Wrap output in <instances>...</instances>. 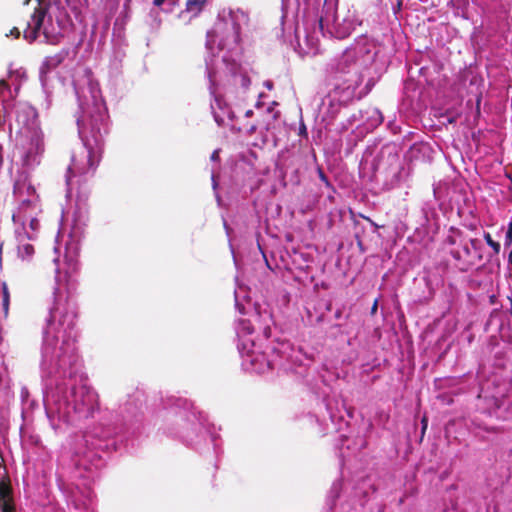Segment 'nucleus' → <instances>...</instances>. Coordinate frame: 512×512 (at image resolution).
<instances>
[{"instance_id":"obj_25","label":"nucleus","mask_w":512,"mask_h":512,"mask_svg":"<svg viewBox=\"0 0 512 512\" xmlns=\"http://www.w3.org/2000/svg\"><path fill=\"white\" fill-rule=\"evenodd\" d=\"M300 134H305L306 135V127L304 125L300 129Z\"/></svg>"},{"instance_id":"obj_12","label":"nucleus","mask_w":512,"mask_h":512,"mask_svg":"<svg viewBox=\"0 0 512 512\" xmlns=\"http://www.w3.org/2000/svg\"><path fill=\"white\" fill-rule=\"evenodd\" d=\"M23 249L26 255L31 256L34 253V247L31 244H26L23 246Z\"/></svg>"},{"instance_id":"obj_9","label":"nucleus","mask_w":512,"mask_h":512,"mask_svg":"<svg viewBox=\"0 0 512 512\" xmlns=\"http://www.w3.org/2000/svg\"><path fill=\"white\" fill-rule=\"evenodd\" d=\"M470 244H471V247L473 250H475L476 252H480L482 245L478 239H471ZM477 258L479 261H481L483 259L481 253H478Z\"/></svg>"},{"instance_id":"obj_10","label":"nucleus","mask_w":512,"mask_h":512,"mask_svg":"<svg viewBox=\"0 0 512 512\" xmlns=\"http://www.w3.org/2000/svg\"><path fill=\"white\" fill-rule=\"evenodd\" d=\"M57 317H58V309H56V310L51 312L50 319H49V324H48V331L49 332L52 329L56 330V328L54 326H55V321H56ZM57 332L59 333L58 329H57Z\"/></svg>"},{"instance_id":"obj_16","label":"nucleus","mask_w":512,"mask_h":512,"mask_svg":"<svg viewBox=\"0 0 512 512\" xmlns=\"http://www.w3.org/2000/svg\"><path fill=\"white\" fill-rule=\"evenodd\" d=\"M377 308H378V302H377V300H375V302L373 303V305L371 307V314L372 315L376 313Z\"/></svg>"},{"instance_id":"obj_13","label":"nucleus","mask_w":512,"mask_h":512,"mask_svg":"<svg viewBox=\"0 0 512 512\" xmlns=\"http://www.w3.org/2000/svg\"><path fill=\"white\" fill-rule=\"evenodd\" d=\"M421 424H422V434H424L426 428H427V424H428V420L426 417H423L422 420H421Z\"/></svg>"},{"instance_id":"obj_6","label":"nucleus","mask_w":512,"mask_h":512,"mask_svg":"<svg viewBox=\"0 0 512 512\" xmlns=\"http://www.w3.org/2000/svg\"><path fill=\"white\" fill-rule=\"evenodd\" d=\"M58 326L63 328L64 333H69L75 326V315L63 313L58 318Z\"/></svg>"},{"instance_id":"obj_19","label":"nucleus","mask_w":512,"mask_h":512,"mask_svg":"<svg viewBox=\"0 0 512 512\" xmlns=\"http://www.w3.org/2000/svg\"><path fill=\"white\" fill-rule=\"evenodd\" d=\"M2 164H3V148L0 145V167L2 166Z\"/></svg>"},{"instance_id":"obj_29","label":"nucleus","mask_w":512,"mask_h":512,"mask_svg":"<svg viewBox=\"0 0 512 512\" xmlns=\"http://www.w3.org/2000/svg\"><path fill=\"white\" fill-rule=\"evenodd\" d=\"M491 431L497 432L498 429L497 428H492Z\"/></svg>"},{"instance_id":"obj_24","label":"nucleus","mask_w":512,"mask_h":512,"mask_svg":"<svg viewBox=\"0 0 512 512\" xmlns=\"http://www.w3.org/2000/svg\"><path fill=\"white\" fill-rule=\"evenodd\" d=\"M508 262H509V264L512 266V250H511V252L509 253Z\"/></svg>"},{"instance_id":"obj_17","label":"nucleus","mask_w":512,"mask_h":512,"mask_svg":"<svg viewBox=\"0 0 512 512\" xmlns=\"http://www.w3.org/2000/svg\"><path fill=\"white\" fill-rule=\"evenodd\" d=\"M452 256H453V258H454V259H456V260H460V259H461V254H460V252H459V251H453V252H452Z\"/></svg>"},{"instance_id":"obj_20","label":"nucleus","mask_w":512,"mask_h":512,"mask_svg":"<svg viewBox=\"0 0 512 512\" xmlns=\"http://www.w3.org/2000/svg\"><path fill=\"white\" fill-rule=\"evenodd\" d=\"M365 220H367L371 225L375 226V227H378L376 223L373 222V220H371V218L369 217H363Z\"/></svg>"},{"instance_id":"obj_11","label":"nucleus","mask_w":512,"mask_h":512,"mask_svg":"<svg viewBox=\"0 0 512 512\" xmlns=\"http://www.w3.org/2000/svg\"><path fill=\"white\" fill-rule=\"evenodd\" d=\"M2 305L5 310V313H7L9 308V293L6 287L3 288Z\"/></svg>"},{"instance_id":"obj_21","label":"nucleus","mask_w":512,"mask_h":512,"mask_svg":"<svg viewBox=\"0 0 512 512\" xmlns=\"http://www.w3.org/2000/svg\"><path fill=\"white\" fill-rule=\"evenodd\" d=\"M493 401H494L495 408L496 409L500 408V406H501L500 401L498 399H494Z\"/></svg>"},{"instance_id":"obj_27","label":"nucleus","mask_w":512,"mask_h":512,"mask_svg":"<svg viewBox=\"0 0 512 512\" xmlns=\"http://www.w3.org/2000/svg\"><path fill=\"white\" fill-rule=\"evenodd\" d=\"M34 222H35V220H34V219H32V220H31V225H32V226H35V223H34Z\"/></svg>"},{"instance_id":"obj_18","label":"nucleus","mask_w":512,"mask_h":512,"mask_svg":"<svg viewBox=\"0 0 512 512\" xmlns=\"http://www.w3.org/2000/svg\"><path fill=\"white\" fill-rule=\"evenodd\" d=\"M166 0H154L153 4L157 7L161 6Z\"/></svg>"},{"instance_id":"obj_23","label":"nucleus","mask_w":512,"mask_h":512,"mask_svg":"<svg viewBox=\"0 0 512 512\" xmlns=\"http://www.w3.org/2000/svg\"><path fill=\"white\" fill-rule=\"evenodd\" d=\"M252 115H253V110H247V111L245 112V116H246V117H251Z\"/></svg>"},{"instance_id":"obj_14","label":"nucleus","mask_w":512,"mask_h":512,"mask_svg":"<svg viewBox=\"0 0 512 512\" xmlns=\"http://www.w3.org/2000/svg\"><path fill=\"white\" fill-rule=\"evenodd\" d=\"M219 159V150H215L212 154H211V160L212 161H216Z\"/></svg>"},{"instance_id":"obj_26","label":"nucleus","mask_w":512,"mask_h":512,"mask_svg":"<svg viewBox=\"0 0 512 512\" xmlns=\"http://www.w3.org/2000/svg\"><path fill=\"white\" fill-rule=\"evenodd\" d=\"M320 177L322 180L327 181L326 176L322 172H320Z\"/></svg>"},{"instance_id":"obj_22","label":"nucleus","mask_w":512,"mask_h":512,"mask_svg":"<svg viewBox=\"0 0 512 512\" xmlns=\"http://www.w3.org/2000/svg\"><path fill=\"white\" fill-rule=\"evenodd\" d=\"M341 315H342V311L340 309L335 312V318L338 319L341 317Z\"/></svg>"},{"instance_id":"obj_7","label":"nucleus","mask_w":512,"mask_h":512,"mask_svg":"<svg viewBox=\"0 0 512 512\" xmlns=\"http://www.w3.org/2000/svg\"><path fill=\"white\" fill-rule=\"evenodd\" d=\"M206 1L207 0H188L186 2V11L192 13L193 16H198L202 12Z\"/></svg>"},{"instance_id":"obj_1","label":"nucleus","mask_w":512,"mask_h":512,"mask_svg":"<svg viewBox=\"0 0 512 512\" xmlns=\"http://www.w3.org/2000/svg\"><path fill=\"white\" fill-rule=\"evenodd\" d=\"M84 145L87 151L74 155L72 163L68 167L67 184H70L73 177L94 174L101 161L104 141L99 130L93 135L92 140L87 138Z\"/></svg>"},{"instance_id":"obj_8","label":"nucleus","mask_w":512,"mask_h":512,"mask_svg":"<svg viewBox=\"0 0 512 512\" xmlns=\"http://www.w3.org/2000/svg\"><path fill=\"white\" fill-rule=\"evenodd\" d=\"M484 239L486 243L493 249L495 254H499L501 246L499 242L492 239L490 233H484Z\"/></svg>"},{"instance_id":"obj_3","label":"nucleus","mask_w":512,"mask_h":512,"mask_svg":"<svg viewBox=\"0 0 512 512\" xmlns=\"http://www.w3.org/2000/svg\"><path fill=\"white\" fill-rule=\"evenodd\" d=\"M13 194L19 202L20 211L26 212L36 205L38 199L36 189L25 172L18 174L14 183Z\"/></svg>"},{"instance_id":"obj_2","label":"nucleus","mask_w":512,"mask_h":512,"mask_svg":"<svg viewBox=\"0 0 512 512\" xmlns=\"http://www.w3.org/2000/svg\"><path fill=\"white\" fill-rule=\"evenodd\" d=\"M48 13V7L45 4L40 3L29 16V20L24 21L19 27H13L10 30V35L15 38L20 37V27L23 28V36L29 42L35 41L41 28L43 26L44 19Z\"/></svg>"},{"instance_id":"obj_5","label":"nucleus","mask_w":512,"mask_h":512,"mask_svg":"<svg viewBox=\"0 0 512 512\" xmlns=\"http://www.w3.org/2000/svg\"><path fill=\"white\" fill-rule=\"evenodd\" d=\"M357 51L355 48L346 49L336 64V71L346 73L356 63Z\"/></svg>"},{"instance_id":"obj_28","label":"nucleus","mask_w":512,"mask_h":512,"mask_svg":"<svg viewBox=\"0 0 512 512\" xmlns=\"http://www.w3.org/2000/svg\"><path fill=\"white\" fill-rule=\"evenodd\" d=\"M34 222H35V220H34V219H32V220H31V225H32V226H35V223H34Z\"/></svg>"},{"instance_id":"obj_15","label":"nucleus","mask_w":512,"mask_h":512,"mask_svg":"<svg viewBox=\"0 0 512 512\" xmlns=\"http://www.w3.org/2000/svg\"><path fill=\"white\" fill-rule=\"evenodd\" d=\"M463 252H464V255H465V256H467V257H468V256H470V254H471V250H470V248L468 247V245H464V246H463Z\"/></svg>"},{"instance_id":"obj_4","label":"nucleus","mask_w":512,"mask_h":512,"mask_svg":"<svg viewBox=\"0 0 512 512\" xmlns=\"http://www.w3.org/2000/svg\"><path fill=\"white\" fill-rule=\"evenodd\" d=\"M0 508L2 512H15L10 483L0 482Z\"/></svg>"}]
</instances>
